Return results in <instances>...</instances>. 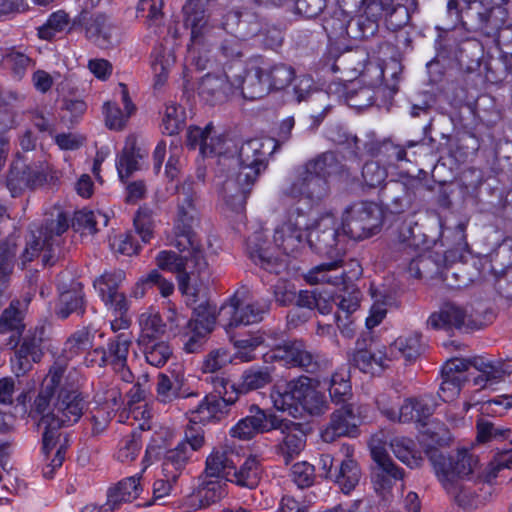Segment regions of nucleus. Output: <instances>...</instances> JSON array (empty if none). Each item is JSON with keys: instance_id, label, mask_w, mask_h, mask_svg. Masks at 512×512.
Wrapping results in <instances>:
<instances>
[{"instance_id": "19", "label": "nucleus", "mask_w": 512, "mask_h": 512, "mask_svg": "<svg viewBox=\"0 0 512 512\" xmlns=\"http://www.w3.org/2000/svg\"><path fill=\"white\" fill-rule=\"evenodd\" d=\"M246 251L256 265L269 273L280 274L286 268L285 261L274 255L267 236L261 231L248 237Z\"/></svg>"}, {"instance_id": "42", "label": "nucleus", "mask_w": 512, "mask_h": 512, "mask_svg": "<svg viewBox=\"0 0 512 512\" xmlns=\"http://www.w3.org/2000/svg\"><path fill=\"white\" fill-rule=\"evenodd\" d=\"M268 80L265 76V67H253L246 75L241 86V93L247 100H257L270 92Z\"/></svg>"}, {"instance_id": "22", "label": "nucleus", "mask_w": 512, "mask_h": 512, "mask_svg": "<svg viewBox=\"0 0 512 512\" xmlns=\"http://www.w3.org/2000/svg\"><path fill=\"white\" fill-rule=\"evenodd\" d=\"M74 24L81 26L85 30L87 39L97 46L107 48L113 44V26L106 15L81 11L75 18Z\"/></svg>"}, {"instance_id": "36", "label": "nucleus", "mask_w": 512, "mask_h": 512, "mask_svg": "<svg viewBox=\"0 0 512 512\" xmlns=\"http://www.w3.org/2000/svg\"><path fill=\"white\" fill-rule=\"evenodd\" d=\"M331 261L321 263L313 267L306 275V280L310 284L327 283L338 286L345 282L346 272L341 270L343 260L340 258H330Z\"/></svg>"}, {"instance_id": "56", "label": "nucleus", "mask_w": 512, "mask_h": 512, "mask_svg": "<svg viewBox=\"0 0 512 512\" xmlns=\"http://www.w3.org/2000/svg\"><path fill=\"white\" fill-rule=\"evenodd\" d=\"M409 21V8L398 1L388 0L385 13V23L387 28L395 31L406 26Z\"/></svg>"}, {"instance_id": "21", "label": "nucleus", "mask_w": 512, "mask_h": 512, "mask_svg": "<svg viewBox=\"0 0 512 512\" xmlns=\"http://www.w3.org/2000/svg\"><path fill=\"white\" fill-rule=\"evenodd\" d=\"M283 193L292 198L304 197L312 204H317L327 197L329 185L326 179L315 173L308 172L307 168L303 167L297 180Z\"/></svg>"}, {"instance_id": "53", "label": "nucleus", "mask_w": 512, "mask_h": 512, "mask_svg": "<svg viewBox=\"0 0 512 512\" xmlns=\"http://www.w3.org/2000/svg\"><path fill=\"white\" fill-rule=\"evenodd\" d=\"M421 334L412 333L406 337H399L390 347V356H395L398 351L405 360H415L422 352Z\"/></svg>"}, {"instance_id": "26", "label": "nucleus", "mask_w": 512, "mask_h": 512, "mask_svg": "<svg viewBox=\"0 0 512 512\" xmlns=\"http://www.w3.org/2000/svg\"><path fill=\"white\" fill-rule=\"evenodd\" d=\"M42 338L37 335V332L28 331L25 335L21 336L18 340L14 350V358L12 359L13 365L17 368L18 373L24 374L31 369L32 363L39 362L43 353L41 350Z\"/></svg>"}, {"instance_id": "62", "label": "nucleus", "mask_w": 512, "mask_h": 512, "mask_svg": "<svg viewBox=\"0 0 512 512\" xmlns=\"http://www.w3.org/2000/svg\"><path fill=\"white\" fill-rule=\"evenodd\" d=\"M163 0H140L137 5L138 16L145 17L149 26L160 27L163 23Z\"/></svg>"}, {"instance_id": "40", "label": "nucleus", "mask_w": 512, "mask_h": 512, "mask_svg": "<svg viewBox=\"0 0 512 512\" xmlns=\"http://www.w3.org/2000/svg\"><path fill=\"white\" fill-rule=\"evenodd\" d=\"M190 458V450L185 442H180L175 448L165 452L162 462L163 476L177 480L185 469Z\"/></svg>"}, {"instance_id": "49", "label": "nucleus", "mask_w": 512, "mask_h": 512, "mask_svg": "<svg viewBox=\"0 0 512 512\" xmlns=\"http://www.w3.org/2000/svg\"><path fill=\"white\" fill-rule=\"evenodd\" d=\"M140 335L137 339L138 345H147L158 342L165 331L166 325L159 314L143 313L139 318Z\"/></svg>"}, {"instance_id": "33", "label": "nucleus", "mask_w": 512, "mask_h": 512, "mask_svg": "<svg viewBox=\"0 0 512 512\" xmlns=\"http://www.w3.org/2000/svg\"><path fill=\"white\" fill-rule=\"evenodd\" d=\"M356 344V351L353 353L350 361L364 373L374 375L382 371L387 366L386 361L391 359L385 347H383V350H372L371 347L369 349L363 347L359 340Z\"/></svg>"}, {"instance_id": "7", "label": "nucleus", "mask_w": 512, "mask_h": 512, "mask_svg": "<svg viewBox=\"0 0 512 512\" xmlns=\"http://www.w3.org/2000/svg\"><path fill=\"white\" fill-rule=\"evenodd\" d=\"M271 398L274 406L283 411L291 405L288 401L298 402L311 415H321L328 409L325 394L313 386L311 378L305 376L289 381L283 392L273 391Z\"/></svg>"}, {"instance_id": "31", "label": "nucleus", "mask_w": 512, "mask_h": 512, "mask_svg": "<svg viewBox=\"0 0 512 512\" xmlns=\"http://www.w3.org/2000/svg\"><path fill=\"white\" fill-rule=\"evenodd\" d=\"M140 479L141 476L138 475L127 477L109 488L107 502L104 505L105 511L112 512L122 503H130L137 499L143 490Z\"/></svg>"}, {"instance_id": "25", "label": "nucleus", "mask_w": 512, "mask_h": 512, "mask_svg": "<svg viewBox=\"0 0 512 512\" xmlns=\"http://www.w3.org/2000/svg\"><path fill=\"white\" fill-rule=\"evenodd\" d=\"M335 299L337 310L334 318L336 324L343 336L351 338L355 332L352 315L360 306L361 292L358 289L346 290L341 294L335 295Z\"/></svg>"}, {"instance_id": "2", "label": "nucleus", "mask_w": 512, "mask_h": 512, "mask_svg": "<svg viewBox=\"0 0 512 512\" xmlns=\"http://www.w3.org/2000/svg\"><path fill=\"white\" fill-rule=\"evenodd\" d=\"M65 368L53 366L34 400L32 413L40 416L38 426L43 428V452L46 456L56 448L61 428L81 418L86 401L78 389L63 381Z\"/></svg>"}, {"instance_id": "5", "label": "nucleus", "mask_w": 512, "mask_h": 512, "mask_svg": "<svg viewBox=\"0 0 512 512\" xmlns=\"http://www.w3.org/2000/svg\"><path fill=\"white\" fill-rule=\"evenodd\" d=\"M68 228L69 218L66 213L57 210L56 215L47 217L36 231L31 232L20 258L21 264L25 266L43 252V265H54L60 254V237Z\"/></svg>"}, {"instance_id": "50", "label": "nucleus", "mask_w": 512, "mask_h": 512, "mask_svg": "<svg viewBox=\"0 0 512 512\" xmlns=\"http://www.w3.org/2000/svg\"><path fill=\"white\" fill-rule=\"evenodd\" d=\"M131 344V337L127 333H120L110 339L106 349L108 366H112L113 369L126 366Z\"/></svg>"}, {"instance_id": "10", "label": "nucleus", "mask_w": 512, "mask_h": 512, "mask_svg": "<svg viewBox=\"0 0 512 512\" xmlns=\"http://www.w3.org/2000/svg\"><path fill=\"white\" fill-rule=\"evenodd\" d=\"M49 172L46 160L30 161L17 155L7 174L6 186L12 197L20 196L28 188L35 190L45 184Z\"/></svg>"}, {"instance_id": "63", "label": "nucleus", "mask_w": 512, "mask_h": 512, "mask_svg": "<svg viewBox=\"0 0 512 512\" xmlns=\"http://www.w3.org/2000/svg\"><path fill=\"white\" fill-rule=\"evenodd\" d=\"M184 126V111L176 104L166 106L162 119L163 132L167 135H175L180 132Z\"/></svg>"}, {"instance_id": "29", "label": "nucleus", "mask_w": 512, "mask_h": 512, "mask_svg": "<svg viewBox=\"0 0 512 512\" xmlns=\"http://www.w3.org/2000/svg\"><path fill=\"white\" fill-rule=\"evenodd\" d=\"M241 178V172L235 176H229L222 184L220 195L225 206L236 213L244 210L246 199L256 181H248Z\"/></svg>"}, {"instance_id": "48", "label": "nucleus", "mask_w": 512, "mask_h": 512, "mask_svg": "<svg viewBox=\"0 0 512 512\" xmlns=\"http://www.w3.org/2000/svg\"><path fill=\"white\" fill-rule=\"evenodd\" d=\"M372 459L377 464V469L390 476L394 480H401L404 471L398 467L387 453L383 443L377 437H373L369 443Z\"/></svg>"}, {"instance_id": "6", "label": "nucleus", "mask_w": 512, "mask_h": 512, "mask_svg": "<svg viewBox=\"0 0 512 512\" xmlns=\"http://www.w3.org/2000/svg\"><path fill=\"white\" fill-rule=\"evenodd\" d=\"M347 237L349 236L342 221L331 213L320 216L307 230V243L310 248L327 258L342 259Z\"/></svg>"}, {"instance_id": "58", "label": "nucleus", "mask_w": 512, "mask_h": 512, "mask_svg": "<svg viewBox=\"0 0 512 512\" xmlns=\"http://www.w3.org/2000/svg\"><path fill=\"white\" fill-rule=\"evenodd\" d=\"M329 394L335 404H348L352 397L349 376L345 372H336L330 379Z\"/></svg>"}, {"instance_id": "37", "label": "nucleus", "mask_w": 512, "mask_h": 512, "mask_svg": "<svg viewBox=\"0 0 512 512\" xmlns=\"http://www.w3.org/2000/svg\"><path fill=\"white\" fill-rule=\"evenodd\" d=\"M303 230L305 229L293 221H285L275 229L274 243L285 254L295 253L303 246Z\"/></svg>"}, {"instance_id": "9", "label": "nucleus", "mask_w": 512, "mask_h": 512, "mask_svg": "<svg viewBox=\"0 0 512 512\" xmlns=\"http://www.w3.org/2000/svg\"><path fill=\"white\" fill-rule=\"evenodd\" d=\"M427 455L444 489H450L452 482H459L471 475L478 464L477 457L466 449L448 456L438 449H429Z\"/></svg>"}, {"instance_id": "46", "label": "nucleus", "mask_w": 512, "mask_h": 512, "mask_svg": "<svg viewBox=\"0 0 512 512\" xmlns=\"http://www.w3.org/2000/svg\"><path fill=\"white\" fill-rule=\"evenodd\" d=\"M234 453L224 448L214 449L207 457L205 472L207 476L219 479L225 476L227 479L235 468Z\"/></svg>"}, {"instance_id": "3", "label": "nucleus", "mask_w": 512, "mask_h": 512, "mask_svg": "<svg viewBox=\"0 0 512 512\" xmlns=\"http://www.w3.org/2000/svg\"><path fill=\"white\" fill-rule=\"evenodd\" d=\"M260 347L269 350L263 354L262 359L266 364L282 362L290 367L301 368L307 373L314 374L321 368L320 356L308 350L300 340L283 339V333L279 329L258 330Z\"/></svg>"}, {"instance_id": "11", "label": "nucleus", "mask_w": 512, "mask_h": 512, "mask_svg": "<svg viewBox=\"0 0 512 512\" xmlns=\"http://www.w3.org/2000/svg\"><path fill=\"white\" fill-rule=\"evenodd\" d=\"M427 324L433 329H442L447 332L453 330L472 331L485 326L483 317L474 314L468 307H462L455 303H445L438 312H434L427 320Z\"/></svg>"}, {"instance_id": "47", "label": "nucleus", "mask_w": 512, "mask_h": 512, "mask_svg": "<svg viewBox=\"0 0 512 512\" xmlns=\"http://www.w3.org/2000/svg\"><path fill=\"white\" fill-rule=\"evenodd\" d=\"M274 368L270 366H252L241 375L240 392H249L265 388L273 382Z\"/></svg>"}, {"instance_id": "57", "label": "nucleus", "mask_w": 512, "mask_h": 512, "mask_svg": "<svg viewBox=\"0 0 512 512\" xmlns=\"http://www.w3.org/2000/svg\"><path fill=\"white\" fill-rule=\"evenodd\" d=\"M216 305L203 301L194 308L193 318L189 320L188 327L207 329L212 332L216 322Z\"/></svg>"}, {"instance_id": "55", "label": "nucleus", "mask_w": 512, "mask_h": 512, "mask_svg": "<svg viewBox=\"0 0 512 512\" xmlns=\"http://www.w3.org/2000/svg\"><path fill=\"white\" fill-rule=\"evenodd\" d=\"M476 428L477 440L481 443L493 440H504L509 438L511 434L509 428H504L487 417H480L476 422Z\"/></svg>"}, {"instance_id": "1", "label": "nucleus", "mask_w": 512, "mask_h": 512, "mask_svg": "<svg viewBox=\"0 0 512 512\" xmlns=\"http://www.w3.org/2000/svg\"><path fill=\"white\" fill-rule=\"evenodd\" d=\"M177 216L174 225V239L172 245L180 252L187 251V255H179L173 251H161L157 257V265L163 270L175 272L178 275L179 289L189 294L190 282L194 279L201 285H208L211 280V271L205 253L193 225L198 220V196L195 182L185 180L177 187Z\"/></svg>"}, {"instance_id": "15", "label": "nucleus", "mask_w": 512, "mask_h": 512, "mask_svg": "<svg viewBox=\"0 0 512 512\" xmlns=\"http://www.w3.org/2000/svg\"><path fill=\"white\" fill-rule=\"evenodd\" d=\"M360 423L361 419L355 405L344 404L331 414L328 425L321 432V437L328 443L339 437H356Z\"/></svg>"}, {"instance_id": "39", "label": "nucleus", "mask_w": 512, "mask_h": 512, "mask_svg": "<svg viewBox=\"0 0 512 512\" xmlns=\"http://www.w3.org/2000/svg\"><path fill=\"white\" fill-rule=\"evenodd\" d=\"M198 396L199 394L197 392L189 391L188 388H185L178 377L171 378L166 374H159L157 381V398L162 403H170L175 399L187 400Z\"/></svg>"}, {"instance_id": "17", "label": "nucleus", "mask_w": 512, "mask_h": 512, "mask_svg": "<svg viewBox=\"0 0 512 512\" xmlns=\"http://www.w3.org/2000/svg\"><path fill=\"white\" fill-rule=\"evenodd\" d=\"M276 426L274 430H278L282 434V439L277 445V452L288 465L305 447L306 425L279 417Z\"/></svg>"}, {"instance_id": "30", "label": "nucleus", "mask_w": 512, "mask_h": 512, "mask_svg": "<svg viewBox=\"0 0 512 512\" xmlns=\"http://www.w3.org/2000/svg\"><path fill=\"white\" fill-rule=\"evenodd\" d=\"M227 484L221 479L204 481L184 502L187 512L202 509L220 501L227 494Z\"/></svg>"}, {"instance_id": "32", "label": "nucleus", "mask_w": 512, "mask_h": 512, "mask_svg": "<svg viewBox=\"0 0 512 512\" xmlns=\"http://www.w3.org/2000/svg\"><path fill=\"white\" fill-rule=\"evenodd\" d=\"M198 89L201 98L211 105L225 102L233 93V86L225 75H205Z\"/></svg>"}, {"instance_id": "16", "label": "nucleus", "mask_w": 512, "mask_h": 512, "mask_svg": "<svg viewBox=\"0 0 512 512\" xmlns=\"http://www.w3.org/2000/svg\"><path fill=\"white\" fill-rule=\"evenodd\" d=\"M278 418L279 416L272 412L263 410L257 405H251L249 414L231 429V436L240 440H250L256 434L274 430L277 427Z\"/></svg>"}, {"instance_id": "38", "label": "nucleus", "mask_w": 512, "mask_h": 512, "mask_svg": "<svg viewBox=\"0 0 512 512\" xmlns=\"http://www.w3.org/2000/svg\"><path fill=\"white\" fill-rule=\"evenodd\" d=\"M361 475L358 463L347 453L345 458L337 461L333 472V482L343 493L348 494L358 485Z\"/></svg>"}, {"instance_id": "13", "label": "nucleus", "mask_w": 512, "mask_h": 512, "mask_svg": "<svg viewBox=\"0 0 512 512\" xmlns=\"http://www.w3.org/2000/svg\"><path fill=\"white\" fill-rule=\"evenodd\" d=\"M376 404L388 419L400 423H416L421 427L428 425V420L435 411V403L430 396L406 398L399 410L383 406L379 399Z\"/></svg>"}, {"instance_id": "27", "label": "nucleus", "mask_w": 512, "mask_h": 512, "mask_svg": "<svg viewBox=\"0 0 512 512\" xmlns=\"http://www.w3.org/2000/svg\"><path fill=\"white\" fill-rule=\"evenodd\" d=\"M271 302L269 300L254 303L240 305L235 299L231 300L229 306H222L220 314L224 311L229 310L231 318L227 324V327H237L239 325H250L262 321L264 314L270 310Z\"/></svg>"}, {"instance_id": "23", "label": "nucleus", "mask_w": 512, "mask_h": 512, "mask_svg": "<svg viewBox=\"0 0 512 512\" xmlns=\"http://www.w3.org/2000/svg\"><path fill=\"white\" fill-rule=\"evenodd\" d=\"M124 279L123 271L104 273L94 281V287L104 303L109 306L116 315H126L128 302L123 293L118 292V286Z\"/></svg>"}, {"instance_id": "43", "label": "nucleus", "mask_w": 512, "mask_h": 512, "mask_svg": "<svg viewBox=\"0 0 512 512\" xmlns=\"http://www.w3.org/2000/svg\"><path fill=\"white\" fill-rule=\"evenodd\" d=\"M186 15V24L191 27V42L200 43L202 40L203 28L206 26L205 1L187 0L183 6Z\"/></svg>"}, {"instance_id": "35", "label": "nucleus", "mask_w": 512, "mask_h": 512, "mask_svg": "<svg viewBox=\"0 0 512 512\" xmlns=\"http://www.w3.org/2000/svg\"><path fill=\"white\" fill-rule=\"evenodd\" d=\"M214 126L212 123L207 124L203 129L197 126H191L187 130L186 145L190 149L200 150V153L204 157L221 154L220 139L212 136Z\"/></svg>"}, {"instance_id": "45", "label": "nucleus", "mask_w": 512, "mask_h": 512, "mask_svg": "<svg viewBox=\"0 0 512 512\" xmlns=\"http://www.w3.org/2000/svg\"><path fill=\"white\" fill-rule=\"evenodd\" d=\"M260 476L261 468L259 462L256 457L250 456L239 469H236V467L232 469L228 480L240 487L255 489L260 482Z\"/></svg>"}, {"instance_id": "18", "label": "nucleus", "mask_w": 512, "mask_h": 512, "mask_svg": "<svg viewBox=\"0 0 512 512\" xmlns=\"http://www.w3.org/2000/svg\"><path fill=\"white\" fill-rule=\"evenodd\" d=\"M237 400L235 396H219L208 394L202 398L195 407L186 412L189 422L192 424H205L212 421H220L229 413V407Z\"/></svg>"}, {"instance_id": "51", "label": "nucleus", "mask_w": 512, "mask_h": 512, "mask_svg": "<svg viewBox=\"0 0 512 512\" xmlns=\"http://www.w3.org/2000/svg\"><path fill=\"white\" fill-rule=\"evenodd\" d=\"M142 158L139 149L135 146V141L127 143L118 156L116 167L119 178L122 182L136 170L139 169L138 159Z\"/></svg>"}, {"instance_id": "60", "label": "nucleus", "mask_w": 512, "mask_h": 512, "mask_svg": "<svg viewBox=\"0 0 512 512\" xmlns=\"http://www.w3.org/2000/svg\"><path fill=\"white\" fill-rule=\"evenodd\" d=\"M145 355L146 361L155 367H162L172 356V349L164 341L152 342L147 345H139Z\"/></svg>"}, {"instance_id": "24", "label": "nucleus", "mask_w": 512, "mask_h": 512, "mask_svg": "<svg viewBox=\"0 0 512 512\" xmlns=\"http://www.w3.org/2000/svg\"><path fill=\"white\" fill-rule=\"evenodd\" d=\"M27 303L28 300L24 303L14 299L0 315V334H11L6 342L8 348H16L18 340L25 331L24 317Z\"/></svg>"}, {"instance_id": "28", "label": "nucleus", "mask_w": 512, "mask_h": 512, "mask_svg": "<svg viewBox=\"0 0 512 512\" xmlns=\"http://www.w3.org/2000/svg\"><path fill=\"white\" fill-rule=\"evenodd\" d=\"M472 366L478 371L473 383L480 388L497 383L512 373V360L487 361L483 357H473Z\"/></svg>"}, {"instance_id": "12", "label": "nucleus", "mask_w": 512, "mask_h": 512, "mask_svg": "<svg viewBox=\"0 0 512 512\" xmlns=\"http://www.w3.org/2000/svg\"><path fill=\"white\" fill-rule=\"evenodd\" d=\"M276 148L272 139H250L242 143L238 150V162L241 178L256 181L262 171L267 168L268 157Z\"/></svg>"}, {"instance_id": "59", "label": "nucleus", "mask_w": 512, "mask_h": 512, "mask_svg": "<svg viewBox=\"0 0 512 512\" xmlns=\"http://www.w3.org/2000/svg\"><path fill=\"white\" fill-rule=\"evenodd\" d=\"M224 25L238 27L239 32L246 31V35H255L259 31L257 17L250 12L230 11L225 16Z\"/></svg>"}, {"instance_id": "52", "label": "nucleus", "mask_w": 512, "mask_h": 512, "mask_svg": "<svg viewBox=\"0 0 512 512\" xmlns=\"http://www.w3.org/2000/svg\"><path fill=\"white\" fill-rule=\"evenodd\" d=\"M265 76L270 90H282L288 87L295 78V70L285 63H277L265 67Z\"/></svg>"}, {"instance_id": "14", "label": "nucleus", "mask_w": 512, "mask_h": 512, "mask_svg": "<svg viewBox=\"0 0 512 512\" xmlns=\"http://www.w3.org/2000/svg\"><path fill=\"white\" fill-rule=\"evenodd\" d=\"M419 185L414 179L407 182L390 180L380 190L381 201L391 213H404L412 208Z\"/></svg>"}, {"instance_id": "44", "label": "nucleus", "mask_w": 512, "mask_h": 512, "mask_svg": "<svg viewBox=\"0 0 512 512\" xmlns=\"http://www.w3.org/2000/svg\"><path fill=\"white\" fill-rule=\"evenodd\" d=\"M389 445L394 455L408 467L417 468L422 465L423 457L411 438L396 436L390 440Z\"/></svg>"}, {"instance_id": "8", "label": "nucleus", "mask_w": 512, "mask_h": 512, "mask_svg": "<svg viewBox=\"0 0 512 512\" xmlns=\"http://www.w3.org/2000/svg\"><path fill=\"white\" fill-rule=\"evenodd\" d=\"M342 224L350 238L366 239L380 231L383 211L378 204L371 201L355 202L345 208Z\"/></svg>"}, {"instance_id": "34", "label": "nucleus", "mask_w": 512, "mask_h": 512, "mask_svg": "<svg viewBox=\"0 0 512 512\" xmlns=\"http://www.w3.org/2000/svg\"><path fill=\"white\" fill-rule=\"evenodd\" d=\"M86 310L85 295L80 283L73 284L70 289L60 293L55 307V314L65 320L70 315L83 316Z\"/></svg>"}, {"instance_id": "20", "label": "nucleus", "mask_w": 512, "mask_h": 512, "mask_svg": "<svg viewBox=\"0 0 512 512\" xmlns=\"http://www.w3.org/2000/svg\"><path fill=\"white\" fill-rule=\"evenodd\" d=\"M398 239L399 242L395 244V248L406 255L404 260L410 261V270L413 271L416 269L415 275L419 278L423 277L421 268H426L429 260L424 258L415 260L411 252H414L421 245L425 244L424 233H422L417 223H413L412 221L404 222L399 228Z\"/></svg>"}, {"instance_id": "41", "label": "nucleus", "mask_w": 512, "mask_h": 512, "mask_svg": "<svg viewBox=\"0 0 512 512\" xmlns=\"http://www.w3.org/2000/svg\"><path fill=\"white\" fill-rule=\"evenodd\" d=\"M304 167L307 168L308 172L315 173L324 179L345 172V165L337 154L332 151H326L310 159L305 163Z\"/></svg>"}, {"instance_id": "54", "label": "nucleus", "mask_w": 512, "mask_h": 512, "mask_svg": "<svg viewBox=\"0 0 512 512\" xmlns=\"http://www.w3.org/2000/svg\"><path fill=\"white\" fill-rule=\"evenodd\" d=\"M94 333L89 327H82L73 332L64 344V352L67 357L72 358L92 347Z\"/></svg>"}, {"instance_id": "61", "label": "nucleus", "mask_w": 512, "mask_h": 512, "mask_svg": "<svg viewBox=\"0 0 512 512\" xmlns=\"http://www.w3.org/2000/svg\"><path fill=\"white\" fill-rule=\"evenodd\" d=\"M488 10L489 8L485 7L482 2L473 1L465 10L461 11L460 20L467 30L477 32Z\"/></svg>"}, {"instance_id": "64", "label": "nucleus", "mask_w": 512, "mask_h": 512, "mask_svg": "<svg viewBox=\"0 0 512 512\" xmlns=\"http://www.w3.org/2000/svg\"><path fill=\"white\" fill-rule=\"evenodd\" d=\"M87 104L82 99L64 98L61 104V120L74 125L84 115Z\"/></svg>"}, {"instance_id": "4", "label": "nucleus", "mask_w": 512, "mask_h": 512, "mask_svg": "<svg viewBox=\"0 0 512 512\" xmlns=\"http://www.w3.org/2000/svg\"><path fill=\"white\" fill-rule=\"evenodd\" d=\"M68 228L69 218L66 213L57 210L56 215L47 217L36 231L31 232L20 258L21 264L25 266L43 252V265H54L60 254V237Z\"/></svg>"}]
</instances>
